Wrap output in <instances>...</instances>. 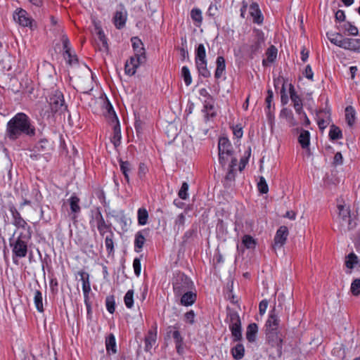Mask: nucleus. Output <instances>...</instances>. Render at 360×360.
<instances>
[{"label": "nucleus", "instance_id": "nucleus-49", "mask_svg": "<svg viewBox=\"0 0 360 360\" xmlns=\"http://www.w3.org/2000/svg\"><path fill=\"white\" fill-rule=\"evenodd\" d=\"M181 77L186 86H189L192 82V78L190 70L187 66H183L181 68Z\"/></svg>", "mask_w": 360, "mask_h": 360}, {"label": "nucleus", "instance_id": "nucleus-62", "mask_svg": "<svg viewBox=\"0 0 360 360\" xmlns=\"http://www.w3.org/2000/svg\"><path fill=\"white\" fill-rule=\"evenodd\" d=\"M148 167L144 163H140L138 174L141 179H143L148 172Z\"/></svg>", "mask_w": 360, "mask_h": 360}, {"label": "nucleus", "instance_id": "nucleus-29", "mask_svg": "<svg viewBox=\"0 0 360 360\" xmlns=\"http://www.w3.org/2000/svg\"><path fill=\"white\" fill-rule=\"evenodd\" d=\"M202 111L205 113V121H208L210 118L216 116V111L214 106V102L212 100L210 101H206L205 102Z\"/></svg>", "mask_w": 360, "mask_h": 360}, {"label": "nucleus", "instance_id": "nucleus-31", "mask_svg": "<svg viewBox=\"0 0 360 360\" xmlns=\"http://www.w3.org/2000/svg\"><path fill=\"white\" fill-rule=\"evenodd\" d=\"M298 142L303 149L309 148L310 144V133L307 130L301 129L298 136Z\"/></svg>", "mask_w": 360, "mask_h": 360}, {"label": "nucleus", "instance_id": "nucleus-35", "mask_svg": "<svg viewBox=\"0 0 360 360\" xmlns=\"http://www.w3.org/2000/svg\"><path fill=\"white\" fill-rule=\"evenodd\" d=\"M277 53H278L277 49L274 46L271 45L266 50V59H264L262 60V65L264 66H265V65H266L267 62L273 63L277 57Z\"/></svg>", "mask_w": 360, "mask_h": 360}, {"label": "nucleus", "instance_id": "nucleus-40", "mask_svg": "<svg viewBox=\"0 0 360 360\" xmlns=\"http://www.w3.org/2000/svg\"><path fill=\"white\" fill-rule=\"evenodd\" d=\"M120 170L124 176V179L129 183V174L131 170V164L128 161H120Z\"/></svg>", "mask_w": 360, "mask_h": 360}, {"label": "nucleus", "instance_id": "nucleus-16", "mask_svg": "<svg viewBox=\"0 0 360 360\" xmlns=\"http://www.w3.org/2000/svg\"><path fill=\"white\" fill-rule=\"evenodd\" d=\"M290 99L293 103V106L295 112L298 115H301L303 112V104L302 98L297 94L295 91L294 86L292 84H290Z\"/></svg>", "mask_w": 360, "mask_h": 360}, {"label": "nucleus", "instance_id": "nucleus-23", "mask_svg": "<svg viewBox=\"0 0 360 360\" xmlns=\"http://www.w3.org/2000/svg\"><path fill=\"white\" fill-rule=\"evenodd\" d=\"M132 44V48L134 52V56H146V51L143 46V44L141 39L137 37H134L131 39Z\"/></svg>", "mask_w": 360, "mask_h": 360}, {"label": "nucleus", "instance_id": "nucleus-48", "mask_svg": "<svg viewBox=\"0 0 360 360\" xmlns=\"http://www.w3.org/2000/svg\"><path fill=\"white\" fill-rule=\"evenodd\" d=\"M124 302L126 307L131 309L134 305V290H129L124 297Z\"/></svg>", "mask_w": 360, "mask_h": 360}, {"label": "nucleus", "instance_id": "nucleus-32", "mask_svg": "<svg viewBox=\"0 0 360 360\" xmlns=\"http://www.w3.org/2000/svg\"><path fill=\"white\" fill-rule=\"evenodd\" d=\"M146 233V230H142L139 232H137L135 235V240H134V247H135V251L137 252H139L142 249L145 241L146 238L144 233Z\"/></svg>", "mask_w": 360, "mask_h": 360}, {"label": "nucleus", "instance_id": "nucleus-11", "mask_svg": "<svg viewBox=\"0 0 360 360\" xmlns=\"http://www.w3.org/2000/svg\"><path fill=\"white\" fill-rule=\"evenodd\" d=\"M146 62V56H132L129 60H127L124 65L125 74L129 76L134 75L139 66Z\"/></svg>", "mask_w": 360, "mask_h": 360}, {"label": "nucleus", "instance_id": "nucleus-64", "mask_svg": "<svg viewBox=\"0 0 360 360\" xmlns=\"http://www.w3.org/2000/svg\"><path fill=\"white\" fill-rule=\"evenodd\" d=\"M304 75L306 78H307V79H309L310 80L313 79L314 73H313L311 68V66L309 65H307L306 66Z\"/></svg>", "mask_w": 360, "mask_h": 360}, {"label": "nucleus", "instance_id": "nucleus-25", "mask_svg": "<svg viewBox=\"0 0 360 360\" xmlns=\"http://www.w3.org/2000/svg\"><path fill=\"white\" fill-rule=\"evenodd\" d=\"M342 49L360 53V39L345 38Z\"/></svg>", "mask_w": 360, "mask_h": 360}, {"label": "nucleus", "instance_id": "nucleus-44", "mask_svg": "<svg viewBox=\"0 0 360 360\" xmlns=\"http://www.w3.org/2000/svg\"><path fill=\"white\" fill-rule=\"evenodd\" d=\"M329 136L331 140H338L340 139H342V134L340 129L335 125L333 124L330 127V131H329Z\"/></svg>", "mask_w": 360, "mask_h": 360}, {"label": "nucleus", "instance_id": "nucleus-37", "mask_svg": "<svg viewBox=\"0 0 360 360\" xmlns=\"http://www.w3.org/2000/svg\"><path fill=\"white\" fill-rule=\"evenodd\" d=\"M356 112L351 105L345 108V120L349 127H352L355 122Z\"/></svg>", "mask_w": 360, "mask_h": 360}, {"label": "nucleus", "instance_id": "nucleus-59", "mask_svg": "<svg viewBox=\"0 0 360 360\" xmlns=\"http://www.w3.org/2000/svg\"><path fill=\"white\" fill-rule=\"evenodd\" d=\"M133 268L134 274L136 276H139L141 274V259L139 258H135L133 262Z\"/></svg>", "mask_w": 360, "mask_h": 360}, {"label": "nucleus", "instance_id": "nucleus-17", "mask_svg": "<svg viewBox=\"0 0 360 360\" xmlns=\"http://www.w3.org/2000/svg\"><path fill=\"white\" fill-rule=\"evenodd\" d=\"M176 297H180V303L183 306L188 307L193 304L196 300V293L193 292L192 290H188L184 292L181 295H178Z\"/></svg>", "mask_w": 360, "mask_h": 360}, {"label": "nucleus", "instance_id": "nucleus-57", "mask_svg": "<svg viewBox=\"0 0 360 360\" xmlns=\"http://www.w3.org/2000/svg\"><path fill=\"white\" fill-rule=\"evenodd\" d=\"M97 35H98V38L102 45V47H101L100 49H104L105 50H108V46L107 39L103 33V31L101 30H99L98 31Z\"/></svg>", "mask_w": 360, "mask_h": 360}, {"label": "nucleus", "instance_id": "nucleus-51", "mask_svg": "<svg viewBox=\"0 0 360 360\" xmlns=\"http://www.w3.org/2000/svg\"><path fill=\"white\" fill-rule=\"evenodd\" d=\"M350 290L354 296L360 295V278H356L352 281Z\"/></svg>", "mask_w": 360, "mask_h": 360}, {"label": "nucleus", "instance_id": "nucleus-26", "mask_svg": "<svg viewBox=\"0 0 360 360\" xmlns=\"http://www.w3.org/2000/svg\"><path fill=\"white\" fill-rule=\"evenodd\" d=\"M219 153H233L232 145L230 141L226 137H221L218 143Z\"/></svg>", "mask_w": 360, "mask_h": 360}, {"label": "nucleus", "instance_id": "nucleus-7", "mask_svg": "<svg viewBox=\"0 0 360 360\" xmlns=\"http://www.w3.org/2000/svg\"><path fill=\"white\" fill-rule=\"evenodd\" d=\"M165 339H173L175 343L176 352L182 354L184 350V338L182 337L178 324L169 326L165 330Z\"/></svg>", "mask_w": 360, "mask_h": 360}, {"label": "nucleus", "instance_id": "nucleus-42", "mask_svg": "<svg viewBox=\"0 0 360 360\" xmlns=\"http://www.w3.org/2000/svg\"><path fill=\"white\" fill-rule=\"evenodd\" d=\"M117 122H118L117 118ZM121 130L119 124V122L117 123V124L114 127V133L113 136L111 139L112 143L114 144L115 147L119 146L120 144V140H121Z\"/></svg>", "mask_w": 360, "mask_h": 360}, {"label": "nucleus", "instance_id": "nucleus-24", "mask_svg": "<svg viewBox=\"0 0 360 360\" xmlns=\"http://www.w3.org/2000/svg\"><path fill=\"white\" fill-rule=\"evenodd\" d=\"M127 12L123 11H117L113 17V22L117 29H122L124 27L127 21Z\"/></svg>", "mask_w": 360, "mask_h": 360}, {"label": "nucleus", "instance_id": "nucleus-2", "mask_svg": "<svg viewBox=\"0 0 360 360\" xmlns=\"http://www.w3.org/2000/svg\"><path fill=\"white\" fill-rule=\"evenodd\" d=\"M32 233L20 232L15 239L10 238V245L12 248L13 262L18 263V259L24 258L28 252V243Z\"/></svg>", "mask_w": 360, "mask_h": 360}, {"label": "nucleus", "instance_id": "nucleus-27", "mask_svg": "<svg viewBox=\"0 0 360 360\" xmlns=\"http://www.w3.org/2000/svg\"><path fill=\"white\" fill-rule=\"evenodd\" d=\"M258 333V326L255 323L249 324L246 330V339L249 342L253 343L256 342L257 335Z\"/></svg>", "mask_w": 360, "mask_h": 360}, {"label": "nucleus", "instance_id": "nucleus-61", "mask_svg": "<svg viewBox=\"0 0 360 360\" xmlns=\"http://www.w3.org/2000/svg\"><path fill=\"white\" fill-rule=\"evenodd\" d=\"M195 313L193 310L186 312L184 315V321L190 324H193L195 322Z\"/></svg>", "mask_w": 360, "mask_h": 360}, {"label": "nucleus", "instance_id": "nucleus-34", "mask_svg": "<svg viewBox=\"0 0 360 360\" xmlns=\"http://www.w3.org/2000/svg\"><path fill=\"white\" fill-rule=\"evenodd\" d=\"M340 31L347 33L349 35L356 36L358 34V29L349 22H345L338 27Z\"/></svg>", "mask_w": 360, "mask_h": 360}, {"label": "nucleus", "instance_id": "nucleus-6", "mask_svg": "<svg viewBox=\"0 0 360 360\" xmlns=\"http://www.w3.org/2000/svg\"><path fill=\"white\" fill-rule=\"evenodd\" d=\"M227 320L233 341H240L242 339V328L238 313L234 310H229L227 313Z\"/></svg>", "mask_w": 360, "mask_h": 360}, {"label": "nucleus", "instance_id": "nucleus-41", "mask_svg": "<svg viewBox=\"0 0 360 360\" xmlns=\"http://www.w3.org/2000/svg\"><path fill=\"white\" fill-rule=\"evenodd\" d=\"M138 223L141 226H143L147 224L148 213L146 209L141 207L137 212Z\"/></svg>", "mask_w": 360, "mask_h": 360}, {"label": "nucleus", "instance_id": "nucleus-30", "mask_svg": "<svg viewBox=\"0 0 360 360\" xmlns=\"http://www.w3.org/2000/svg\"><path fill=\"white\" fill-rule=\"evenodd\" d=\"M326 36L332 44L340 48H343V44H345V38H342V36L340 33L327 32Z\"/></svg>", "mask_w": 360, "mask_h": 360}, {"label": "nucleus", "instance_id": "nucleus-10", "mask_svg": "<svg viewBox=\"0 0 360 360\" xmlns=\"http://www.w3.org/2000/svg\"><path fill=\"white\" fill-rule=\"evenodd\" d=\"M9 211L12 216V224L17 229H22L26 231L25 233H32L31 227L27 221L22 217L20 213L17 210L14 205L9 206Z\"/></svg>", "mask_w": 360, "mask_h": 360}, {"label": "nucleus", "instance_id": "nucleus-9", "mask_svg": "<svg viewBox=\"0 0 360 360\" xmlns=\"http://www.w3.org/2000/svg\"><path fill=\"white\" fill-rule=\"evenodd\" d=\"M13 19L20 25L30 27L33 30L36 27L34 20L30 17L29 13L22 8H17L13 13Z\"/></svg>", "mask_w": 360, "mask_h": 360}, {"label": "nucleus", "instance_id": "nucleus-56", "mask_svg": "<svg viewBox=\"0 0 360 360\" xmlns=\"http://www.w3.org/2000/svg\"><path fill=\"white\" fill-rule=\"evenodd\" d=\"M191 17L193 20L200 23L202 20V12L198 8H193L191 12Z\"/></svg>", "mask_w": 360, "mask_h": 360}, {"label": "nucleus", "instance_id": "nucleus-63", "mask_svg": "<svg viewBox=\"0 0 360 360\" xmlns=\"http://www.w3.org/2000/svg\"><path fill=\"white\" fill-rule=\"evenodd\" d=\"M217 68L223 70L225 71L226 69V63H225V59L223 56H218L217 58Z\"/></svg>", "mask_w": 360, "mask_h": 360}, {"label": "nucleus", "instance_id": "nucleus-47", "mask_svg": "<svg viewBox=\"0 0 360 360\" xmlns=\"http://www.w3.org/2000/svg\"><path fill=\"white\" fill-rule=\"evenodd\" d=\"M185 221H186L185 214L183 213L179 214L176 217L175 221H174V229H176L178 231L183 230V229L184 227Z\"/></svg>", "mask_w": 360, "mask_h": 360}, {"label": "nucleus", "instance_id": "nucleus-19", "mask_svg": "<svg viewBox=\"0 0 360 360\" xmlns=\"http://www.w3.org/2000/svg\"><path fill=\"white\" fill-rule=\"evenodd\" d=\"M339 210V215L342 217L343 221H347L348 229H352L356 226V223L351 219L350 210L349 207H345L344 205H339L338 206Z\"/></svg>", "mask_w": 360, "mask_h": 360}, {"label": "nucleus", "instance_id": "nucleus-28", "mask_svg": "<svg viewBox=\"0 0 360 360\" xmlns=\"http://www.w3.org/2000/svg\"><path fill=\"white\" fill-rule=\"evenodd\" d=\"M276 309H274L271 311L269 319L266 323V330H277L279 319L275 313Z\"/></svg>", "mask_w": 360, "mask_h": 360}, {"label": "nucleus", "instance_id": "nucleus-22", "mask_svg": "<svg viewBox=\"0 0 360 360\" xmlns=\"http://www.w3.org/2000/svg\"><path fill=\"white\" fill-rule=\"evenodd\" d=\"M157 340V328L154 330H148L145 337V351L150 352L152 347L155 345Z\"/></svg>", "mask_w": 360, "mask_h": 360}, {"label": "nucleus", "instance_id": "nucleus-21", "mask_svg": "<svg viewBox=\"0 0 360 360\" xmlns=\"http://www.w3.org/2000/svg\"><path fill=\"white\" fill-rule=\"evenodd\" d=\"M250 14L253 18V22L258 25H261L263 22L264 17L257 3H252L250 4Z\"/></svg>", "mask_w": 360, "mask_h": 360}, {"label": "nucleus", "instance_id": "nucleus-43", "mask_svg": "<svg viewBox=\"0 0 360 360\" xmlns=\"http://www.w3.org/2000/svg\"><path fill=\"white\" fill-rule=\"evenodd\" d=\"M242 243L247 249H254L256 247V240L250 235H245L242 238Z\"/></svg>", "mask_w": 360, "mask_h": 360}, {"label": "nucleus", "instance_id": "nucleus-18", "mask_svg": "<svg viewBox=\"0 0 360 360\" xmlns=\"http://www.w3.org/2000/svg\"><path fill=\"white\" fill-rule=\"evenodd\" d=\"M112 216L115 218L116 221L120 224L122 231H127L129 226L131 225V221L124 214L123 211L113 212Z\"/></svg>", "mask_w": 360, "mask_h": 360}, {"label": "nucleus", "instance_id": "nucleus-36", "mask_svg": "<svg viewBox=\"0 0 360 360\" xmlns=\"http://www.w3.org/2000/svg\"><path fill=\"white\" fill-rule=\"evenodd\" d=\"M34 294V303L37 310L39 312L44 311V306H43V296L42 293L39 290H34L33 292Z\"/></svg>", "mask_w": 360, "mask_h": 360}, {"label": "nucleus", "instance_id": "nucleus-55", "mask_svg": "<svg viewBox=\"0 0 360 360\" xmlns=\"http://www.w3.org/2000/svg\"><path fill=\"white\" fill-rule=\"evenodd\" d=\"M105 305L108 312L110 314H113L115 311V299L113 296H109L106 297Z\"/></svg>", "mask_w": 360, "mask_h": 360}, {"label": "nucleus", "instance_id": "nucleus-46", "mask_svg": "<svg viewBox=\"0 0 360 360\" xmlns=\"http://www.w3.org/2000/svg\"><path fill=\"white\" fill-rule=\"evenodd\" d=\"M70 206L71 211L74 213H79L80 212V207L79 205V199L75 195H72L70 199Z\"/></svg>", "mask_w": 360, "mask_h": 360}, {"label": "nucleus", "instance_id": "nucleus-12", "mask_svg": "<svg viewBox=\"0 0 360 360\" xmlns=\"http://www.w3.org/2000/svg\"><path fill=\"white\" fill-rule=\"evenodd\" d=\"M78 276H79V280L82 283V290L84 293V302L86 305L88 311L90 309V305L89 304V295L91 291V285L89 281V274L84 271H78Z\"/></svg>", "mask_w": 360, "mask_h": 360}, {"label": "nucleus", "instance_id": "nucleus-45", "mask_svg": "<svg viewBox=\"0 0 360 360\" xmlns=\"http://www.w3.org/2000/svg\"><path fill=\"white\" fill-rule=\"evenodd\" d=\"M30 198L33 200L34 203H37V205H40L43 196L37 188H33L30 192Z\"/></svg>", "mask_w": 360, "mask_h": 360}, {"label": "nucleus", "instance_id": "nucleus-60", "mask_svg": "<svg viewBox=\"0 0 360 360\" xmlns=\"http://www.w3.org/2000/svg\"><path fill=\"white\" fill-rule=\"evenodd\" d=\"M61 41L63 46L64 53H68L69 51H71L70 41L66 35L62 36Z\"/></svg>", "mask_w": 360, "mask_h": 360}, {"label": "nucleus", "instance_id": "nucleus-52", "mask_svg": "<svg viewBox=\"0 0 360 360\" xmlns=\"http://www.w3.org/2000/svg\"><path fill=\"white\" fill-rule=\"evenodd\" d=\"M358 262L356 255L352 252L349 253L347 257V260L345 262L346 266L349 269H352L355 264Z\"/></svg>", "mask_w": 360, "mask_h": 360}, {"label": "nucleus", "instance_id": "nucleus-54", "mask_svg": "<svg viewBox=\"0 0 360 360\" xmlns=\"http://www.w3.org/2000/svg\"><path fill=\"white\" fill-rule=\"evenodd\" d=\"M64 58L67 60L70 65H76L78 63V58L76 55L72 54L71 51L68 53H63Z\"/></svg>", "mask_w": 360, "mask_h": 360}, {"label": "nucleus", "instance_id": "nucleus-8", "mask_svg": "<svg viewBox=\"0 0 360 360\" xmlns=\"http://www.w3.org/2000/svg\"><path fill=\"white\" fill-rule=\"evenodd\" d=\"M173 290L175 296L182 294L188 290H193V281L184 274H177L173 281Z\"/></svg>", "mask_w": 360, "mask_h": 360}, {"label": "nucleus", "instance_id": "nucleus-58", "mask_svg": "<svg viewBox=\"0 0 360 360\" xmlns=\"http://www.w3.org/2000/svg\"><path fill=\"white\" fill-rule=\"evenodd\" d=\"M49 145L48 140L46 139H41L40 141L37 143L36 148L39 151H46Z\"/></svg>", "mask_w": 360, "mask_h": 360}, {"label": "nucleus", "instance_id": "nucleus-5", "mask_svg": "<svg viewBox=\"0 0 360 360\" xmlns=\"http://www.w3.org/2000/svg\"><path fill=\"white\" fill-rule=\"evenodd\" d=\"M195 62L199 75L205 78L210 77L211 73L207 69V60L206 59V51L205 46L200 44L195 50Z\"/></svg>", "mask_w": 360, "mask_h": 360}, {"label": "nucleus", "instance_id": "nucleus-50", "mask_svg": "<svg viewBox=\"0 0 360 360\" xmlns=\"http://www.w3.org/2000/svg\"><path fill=\"white\" fill-rule=\"evenodd\" d=\"M257 188H258L259 191L261 193L266 194V193H268V191H269V186L267 185V183H266V181L265 180L264 177L261 176L259 178V181L257 183Z\"/></svg>", "mask_w": 360, "mask_h": 360}, {"label": "nucleus", "instance_id": "nucleus-38", "mask_svg": "<svg viewBox=\"0 0 360 360\" xmlns=\"http://www.w3.org/2000/svg\"><path fill=\"white\" fill-rule=\"evenodd\" d=\"M114 236L113 232L110 231V234H107L105 238V245L108 255L113 254L115 252Z\"/></svg>", "mask_w": 360, "mask_h": 360}, {"label": "nucleus", "instance_id": "nucleus-33", "mask_svg": "<svg viewBox=\"0 0 360 360\" xmlns=\"http://www.w3.org/2000/svg\"><path fill=\"white\" fill-rule=\"evenodd\" d=\"M105 347L108 354L117 352L116 341L113 334H110L105 339Z\"/></svg>", "mask_w": 360, "mask_h": 360}, {"label": "nucleus", "instance_id": "nucleus-4", "mask_svg": "<svg viewBox=\"0 0 360 360\" xmlns=\"http://www.w3.org/2000/svg\"><path fill=\"white\" fill-rule=\"evenodd\" d=\"M48 102L52 113L61 115L65 113L68 110V107L65 104L63 94L58 90H53L50 94Z\"/></svg>", "mask_w": 360, "mask_h": 360}, {"label": "nucleus", "instance_id": "nucleus-13", "mask_svg": "<svg viewBox=\"0 0 360 360\" xmlns=\"http://www.w3.org/2000/svg\"><path fill=\"white\" fill-rule=\"evenodd\" d=\"M94 219L96 222L97 229L101 236H104L105 233L110 234L111 229V224H108L100 211H98L94 215Z\"/></svg>", "mask_w": 360, "mask_h": 360}, {"label": "nucleus", "instance_id": "nucleus-20", "mask_svg": "<svg viewBox=\"0 0 360 360\" xmlns=\"http://www.w3.org/2000/svg\"><path fill=\"white\" fill-rule=\"evenodd\" d=\"M266 338L271 347L277 346L281 347L282 340L278 336L277 330H266Z\"/></svg>", "mask_w": 360, "mask_h": 360}, {"label": "nucleus", "instance_id": "nucleus-53", "mask_svg": "<svg viewBox=\"0 0 360 360\" xmlns=\"http://www.w3.org/2000/svg\"><path fill=\"white\" fill-rule=\"evenodd\" d=\"M188 184L187 182H184L181 185L180 190L179 191L178 195L182 200H186L188 197Z\"/></svg>", "mask_w": 360, "mask_h": 360}, {"label": "nucleus", "instance_id": "nucleus-3", "mask_svg": "<svg viewBox=\"0 0 360 360\" xmlns=\"http://www.w3.org/2000/svg\"><path fill=\"white\" fill-rule=\"evenodd\" d=\"M266 37L264 32L259 29L253 30V39L248 46L250 56L253 58L260 53L265 47Z\"/></svg>", "mask_w": 360, "mask_h": 360}, {"label": "nucleus", "instance_id": "nucleus-14", "mask_svg": "<svg viewBox=\"0 0 360 360\" xmlns=\"http://www.w3.org/2000/svg\"><path fill=\"white\" fill-rule=\"evenodd\" d=\"M219 164L224 167L229 163V173L232 172L233 168L237 165L238 160L233 156V153H219Z\"/></svg>", "mask_w": 360, "mask_h": 360}, {"label": "nucleus", "instance_id": "nucleus-1", "mask_svg": "<svg viewBox=\"0 0 360 360\" xmlns=\"http://www.w3.org/2000/svg\"><path fill=\"white\" fill-rule=\"evenodd\" d=\"M36 128L27 115L18 112L6 124L5 136L10 141H16L23 136H35Z\"/></svg>", "mask_w": 360, "mask_h": 360}, {"label": "nucleus", "instance_id": "nucleus-15", "mask_svg": "<svg viewBox=\"0 0 360 360\" xmlns=\"http://www.w3.org/2000/svg\"><path fill=\"white\" fill-rule=\"evenodd\" d=\"M288 236V229L286 226H281L276 231L274 237V249L281 248L285 243Z\"/></svg>", "mask_w": 360, "mask_h": 360}, {"label": "nucleus", "instance_id": "nucleus-39", "mask_svg": "<svg viewBox=\"0 0 360 360\" xmlns=\"http://www.w3.org/2000/svg\"><path fill=\"white\" fill-rule=\"evenodd\" d=\"M231 353L233 355V357L236 359L239 360L241 359L244 356L245 354V349L242 344H237L234 347L231 349Z\"/></svg>", "mask_w": 360, "mask_h": 360}]
</instances>
